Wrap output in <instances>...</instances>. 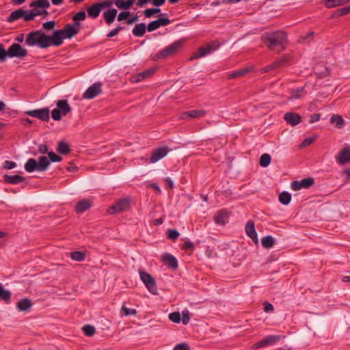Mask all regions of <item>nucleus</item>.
I'll return each instance as SVG.
<instances>
[{
  "mask_svg": "<svg viewBox=\"0 0 350 350\" xmlns=\"http://www.w3.org/2000/svg\"><path fill=\"white\" fill-rule=\"evenodd\" d=\"M80 23L75 25L66 24L62 29L55 30L51 36L45 34L42 31H36L29 33L26 38L25 42L28 46L37 45L41 49H46L51 46H58L63 43L64 39H70L79 31Z\"/></svg>",
  "mask_w": 350,
  "mask_h": 350,
  "instance_id": "1",
  "label": "nucleus"
},
{
  "mask_svg": "<svg viewBox=\"0 0 350 350\" xmlns=\"http://www.w3.org/2000/svg\"><path fill=\"white\" fill-rule=\"evenodd\" d=\"M286 36L282 31L266 33L261 37L262 41L271 49H273L275 46L282 45L286 41Z\"/></svg>",
  "mask_w": 350,
  "mask_h": 350,
  "instance_id": "2",
  "label": "nucleus"
},
{
  "mask_svg": "<svg viewBox=\"0 0 350 350\" xmlns=\"http://www.w3.org/2000/svg\"><path fill=\"white\" fill-rule=\"evenodd\" d=\"M51 162L48 158L45 156H41L39 157L38 161L31 158L28 159L25 165V170L27 172H32L35 170L38 172H44L47 170Z\"/></svg>",
  "mask_w": 350,
  "mask_h": 350,
  "instance_id": "3",
  "label": "nucleus"
},
{
  "mask_svg": "<svg viewBox=\"0 0 350 350\" xmlns=\"http://www.w3.org/2000/svg\"><path fill=\"white\" fill-rule=\"evenodd\" d=\"M183 46V42L180 40L173 42L169 46H166L162 51H159L154 56L152 59L153 61H157L161 59H165L170 56L174 55L178 53L179 49Z\"/></svg>",
  "mask_w": 350,
  "mask_h": 350,
  "instance_id": "4",
  "label": "nucleus"
},
{
  "mask_svg": "<svg viewBox=\"0 0 350 350\" xmlns=\"http://www.w3.org/2000/svg\"><path fill=\"white\" fill-rule=\"evenodd\" d=\"M57 108L51 112V117L54 120L59 121L62 116H66L71 111L67 100H59L57 103Z\"/></svg>",
  "mask_w": 350,
  "mask_h": 350,
  "instance_id": "5",
  "label": "nucleus"
},
{
  "mask_svg": "<svg viewBox=\"0 0 350 350\" xmlns=\"http://www.w3.org/2000/svg\"><path fill=\"white\" fill-rule=\"evenodd\" d=\"M139 273L141 280L145 284L148 290L154 295L157 294V288L153 277L148 273H146L141 269L139 270Z\"/></svg>",
  "mask_w": 350,
  "mask_h": 350,
  "instance_id": "6",
  "label": "nucleus"
},
{
  "mask_svg": "<svg viewBox=\"0 0 350 350\" xmlns=\"http://www.w3.org/2000/svg\"><path fill=\"white\" fill-rule=\"evenodd\" d=\"M130 205L131 199L129 198H122L109 208V212L111 215L122 213L129 210Z\"/></svg>",
  "mask_w": 350,
  "mask_h": 350,
  "instance_id": "7",
  "label": "nucleus"
},
{
  "mask_svg": "<svg viewBox=\"0 0 350 350\" xmlns=\"http://www.w3.org/2000/svg\"><path fill=\"white\" fill-rule=\"evenodd\" d=\"M281 339L280 335H269L253 345L255 349L276 344Z\"/></svg>",
  "mask_w": 350,
  "mask_h": 350,
  "instance_id": "8",
  "label": "nucleus"
},
{
  "mask_svg": "<svg viewBox=\"0 0 350 350\" xmlns=\"http://www.w3.org/2000/svg\"><path fill=\"white\" fill-rule=\"evenodd\" d=\"M27 55V51L19 44L14 43L8 50V56L10 57L23 58Z\"/></svg>",
  "mask_w": 350,
  "mask_h": 350,
  "instance_id": "9",
  "label": "nucleus"
},
{
  "mask_svg": "<svg viewBox=\"0 0 350 350\" xmlns=\"http://www.w3.org/2000/svg\"><path fill=\"white\" fill-rule=\"evenodd\" d=\"M102 92V83L96 82L88 88L83 97L85 99H92Z\"/></svg>",
  "mask_w": 350,
  "mask_h": 350,
  "instance_id": "10",
  "label": "nucleus"
},
{
  "mask_svg": "<svg viewBox=\"0 0 350 350\" xmlns=\"http://www.w3.org/2000/svg\"><path fill=\"white\" fill-rule=\"evenodd\" d=\"M25 113L29 116L37 118L43 121H49L50 119L49 108L29 110L25 111Z\"/></svg>",
  "mask_w": 350,
  "mask_h": 350,
  "instance_id": "11",
  "label": "nucleus"
},
{
  "mask_svg": "<svg viewBox=\"0 0 350 350\" xmlns=\"http://www.w3.org/2000/svg\"><path fill=\"white\" fill-rule=\"evenodd\" d=\"M218 44L216 43H212L207 44L206 46H202L198 49V53H195L193 56L190 58V60L205 56L206 55H208L213 51L216 50Z\"/></svg>",
  "mask_w": 350,
  "mask_h": 350,
  "instance_id": "12",
  "label": "nucleus"
},
{
  "mask_svg": "<svg viewBox=\"0 0 350 350\" xmlns=\"http://www.w3.org/2000/svg\"><path fill=\"white\" fill-rule=\"evenodd\" d=\"M169 152V148L167 147H161L158 148L155 150L153 151L152 154L150 157L151 163H156L160 159H163Z\"/></svg>",
  "mask_w": 350,
  "mask_h": 350,
  "instance_id": "13",
  "label": "nucleus"
},
{
  "mask_svg": "<svg viewBox=\"0 0 350 350\" xmlns=\"http://www.w3.org/2000/svg\"><path fill=\"white\" fill-rule=\"evenodd\" d=\"M170 23V21L167 18H159L157 20L150 22L147 26V29L148 31H152L157 29L161 26H165Z\"/></svg>",
  "mask_w": 350,
  "mask_h": 350,
  "instance_id": "14",
  "label": "nucleus"
},
{
  "mask_svg": "<svg viewBox=\"0 0 350 350\" xmlns=\"http://www.w3.org/2000/svg\"><path fill=\"white\" fill-rule=\"evenodd\" d=\"M247 235L255 243H258V235L255 230L254 222L248 221L245 226Z\"/></svg>",
  "mask_w": 350,
  "mask_h": 350,
  "instance_id": "15",
  "label": "nucleus"
},
{
  "mask_svg": "<svg viewBox=\"0 0 350 350\" xmlns=\"http://www.w3.org/2000/svg\"><path fill=\"white\" fill-rule=\"evenodd\" d=\"M284 119L291 126H296L301 121V117L295 112H287L284 116Z\"/></svg>",
  "mask_w": 350,
  "mask_h": 350,
  "instance_id": "16",
  "label": "nucleus"
},
{
  "mask_svg": "<svg viewBox=\"0 0 350 350\" xmlns=\"http://www.w3.org/2000/svg\"><path fill=\"white\" fill-rule=\"evenodd\" d=\"M155 72L154 68L148 69L142 72L138 73L134 76H133L131 79V81L133 83L139 82L146 78L152 75Z\"/></svg>",
  "mask_w": 350,
  "mask_h": 350,
  "instance_id": "17",
  "label": "nucleus"
},
{
  "mask_svg": "<svg viewBox=\"0 0 350 350\" xmlns=\"http://www.w3.org/2000/svg\"><path fill=\"white\" fill-rule=\"evenodd\" d=\"M337 161L341 164H345L350 162V148H343L336 158Z\"/></svg>",
  "mask_w": 350,
  "mask_h": 350,
  "instance_id": "18",
  "label": "nucleus"
},
{
  "mask_svg": "<svg viewBox=\"0 0 350 350\" xmlns=\"http://www.w3.org/2000/svg\"><path fill=\"white\" fill-rule=\"evenodd\" d=\"M92 206V201L88 199H83L79 201L75 206V211L81 213L88 210Z\"/></svg>",
  "mask_w": 350,
  "mask_h": 350,
  "instance_id": "19",
  "label": "nucleus"
},
{
  "mask_svg": "<svg viewBox=\"0 0 350 350\" xmlns=\"http://www.w3.org/2000/svg\"><path fill=\"white\" fill-rule=\"evenodd\" d=\"M31 301L27 298H23L19 300L16 304V308L20 312L28 311L32 306Z\"/></svg>",
  "mask_w": 350,
  "mask_h": 350,
  "instance_id": "20",
  "label": "nucleus"
},
{
  "mask_svg": "<svg viewBox=\"0 0 350 350\" xmlns=\"http://www.w3.org/2000/svg\"><path fill=\"white\" fill-rule=\"evenodd\" d=\"M228 212L225 210H221L215 217V221L219 225H224L228 221Z\"/></svg>",
  "mask_w": 350,
  "mask_h": 350,
  "instance_id": "21",
  "label": "nucleus"
},
{
  "mask_svg": "<svg viewBox=\"0 0 350 350\" xmlns=\"http://www.w3.org/2000/svg\"><path fill=\"white\" fill-rule=\"evenodd\" d=\"M25 178L20 175H7L4 176V180L10 184H18L25 181Z\"/></svg>",
  "mask_w": 350,
  "mask_h": 350,
  "instance_id": "22",
  "label": "nucleus"
},
{
  "mask_svg": "<svg viewBox=\"0 0 350 350\" xmlns=\"http://www.w3.org/2000/svg\"><path fill=\"white\" fill-rule=\"evenodd\" d=\"M117 14V10L116 9H110L103 12V18L107 24L112 23Z\"/></svg>",
  "mask_w": 350,
  "mask_h": 350,
  "instance_id": "23",
  "label": "nucleus"
},
{
  "mask_svg": "<svg viewBox=\"0 0 350 350\" xmlns=\"http://www.w3.org/2000/svg\"><path fill=\"white\" fill-rule=\"evenodd\" d=\"M50 2L49 0H35L31 2L29 6L35 8H42L47 10L50 7Z\"/></svg>",
  "mask_w": 350,
  "mask_h": 350,
  "instance_id": "24",
  "label": "nucleus"
},
{
  "mask_svg": "<svg viewBox=\"0 0 350 350\" xmlns=\"http://www.w3.org/2000/svg\"><path fill=\"white\" fill-rule=\"evenodd\" d=\"M305 94L304 89L299 88L293 89L290 92V96L288 97V100L299 99Z\"/></svg>",
  "mask_w": 350,
  "mask_h": 350,
  "instance_id": "25",
  "label": "nucleus"
},
{
  "mask_svg": "<svg viewBox=\"0 0 350 350\" xmlns=\"http://www.w3.org/2000/svg\"><path fill=\"white\" fill-rule=\"evenodd\" d=\"M206 113V111L204 110H192L189 111L185 113H184L182 115V118H185L187 117L188 118H197V117H201L204 116Z\"/></svg>",
  "mask_w": 350,
  "mask_h": 350,
  "instance_id": "26",
  "label": "nucleus"
},
{
  "mask_svg": "<svg viewBox=\"0 0 350 350\" xmlns=\"http://www.w3.org/2000/svg\"><path fill=\"white\" fill-rule=\"evenodd\" d=\"M100 11L101 9L98 3L93 4L87 10L88 15L94 18L99 16Z\"/></svg>",
  "mask_w": 350,
  "mask_h": 350,
  "instance_id": "27",
  "label": "nucleus"
},
{
  "mask_svg": "<svg viewBox=\"0 0 350 350\" xmlns=\"http://www.w3.org/2000/svg\"><path fill=\"white\" fill-rule=\"evenodd\" d=\"M146 32V25L144 23H139L135 26L133 29V33L137 37H142Z\"/></svg>",
  "mask_w": 350,
  "mask_h": 350,
  "instance_id": "28",
  "label": "nucleus"
},
{
  "mask_svg": "<svg viewBox=\"0 0 350 350\" xmlns=\"http://www.w3.org/2000/svg\"><path fill=\"white\" fill-rule=\"evenodd\" d=\"M23 14H24V10H23V9H18V10H14L12 12H11V14H10V16L8 18V21L12 23V22L15 21L16 20L22 18Z\"/></svg>",
  "mask_w": 350,
  "mask_h": 350,
  "instance_id": "29",
  "label": "nucleus"
},
{
  "mask_svg": "<svg viewBox=\"0 0 350 350\" xmlns=\"http://www.w3.org/2000/svg\"><path fill=\"white\" fill-rule=\"evenodd\" d=\"M261 243L264 247L271 248L275 243V239L271 236H266L262 239Z\"/></svg>",
  "mask_w": 350,
  "mask_h": 350,
  "instance_id": "30",
  "label": "nucleus"
},
{
  "mask_svg": "<svg viewBox=\"0 0 350 350\" xmlns=\"http://www.w3.org/2000/svg\"><path fill=\"white\" fill-rule=\"evenodd\" d=\"M86 253L84 252L76 251L70 253V258L75 261H83L85 260Z\"/></svg>",
  "mask_w": 350,
  "mask_h": 350,
  "instance_id": "31",
  "label": "nucleus"
},
{
  "mask_svg": "<svg viewBox=\"0 0 350 350\" xmlns=\"http://www.w3.org/2000/svg\"><path fill=\"white\" fill-rule=\"evenodd\" d=\"M349 0H327L325 3L327 8H334L347 3Z\"/></svg>",
  "mask_w": 350,
  "mask_h": 350,
  "instance_id": "32",
  "label": "nucleus"
},
{
  "mask_svg": "<svg viewBox=\"0 0 350 350\" xmlns=\"http://www.w3.org/2000/svg\"><path fill=\"white\" fill-rule=\"evenodd\" d=\"M330 122L336 123V126L340 129L343 126L345 121L341 116L333 115L330 119Z\"/></svg>",
  "mask_w": 350,
  "mask_h": 350,
  "instance_id": "33",
  "label": "nucleus"
},
{
  "mask_svg": "<svg viewBox=\"0 0 350 350\" xmlns=\"http://www.w3.org/2000/svg\"><path fill=\"white\" fill-rule=\"evenodd\" d=\"M279 200L282 204L287 205L291 200V196L289 193L283 191L279 196Z\"/></svg>",
  "mask_w": 350,
  "mask_h": 350,
  "instance_id": "34",
  "label": "nucleus"
},
{
  "mask_svg": "<svg viewBox=\"0 0 350 350\" xmlns=\"http://www.w3.org/2000/svg\"><path fill=\"white\" fill-rule=\"evenodd\" d=\"M271 160V156L267 153H265L261 155L259 164L261 167H266L270 164Z\"/></svg>",
  "mask_w": 350,
  "mask_h": 350,
  "instance_id": "35",
  "label": "nucleus"
},
{
  "mask_svg": "<svg viewBox=\"0 0 350 350\" xmlns=\"http://www.w3.org/2000/svg\"><path fill=\"white\" fill-rule=\"evenodd\" d=\"M11 293L3 288V284L0 283V298L5 301L10 300Z\"/></svg>",
  "mask_w": 350,
  "mask_h": 350,
  "instance_id": "36",
  "label": "nucleus"
},
{
  "mask_svg": "<svg viewBox=\"0 0 350 350\" xmlns=\"http://www.w3.org/2000/svg\"><path fill=\"white\" fill-rule=\"evenodd\" d=\"M249 72H250V70L248 68H244V69H241L239 70H237V71L231 73L230 75H229L228 78L229 79H233V78L242 77V76H244L245 75H246L247 73H248Z\"/></svg>",
  "mask_w": 350,
  "mask_h": 350,
  "instance_id": "37",
  "label": "nucleus"
},
{
  "mask_svg": "<svg viewBox=\"0 0 350 350\" xmlns=\"http://www.w3.org/2000/svg\"><path fill=\"white\" fill-rule=\"evenodd\" d=\"M115 4L118 8L123 10L129 9L132 6L131 2L127 1V0L126 1L123 0H115Z\"/></svg>",
  "mask_w": 350,
  "mask_h": 350,
  "instance_id": "38",
  "label": "nucleus"
},
{
  "mask_svg": "<svg viewBox=\"0 0 350 350\" xmlns=\"http://www.w3.org/2000/svg\"><path fill=\"white\" fill-rule=\"evenodd\" d=\"M82 329H83L85 335H86L88 336H92L95 334V332H96V329H95L94 326L91 325H84Z\"/></svg>",
  "mask_w": 350,
  "mask_h": 350,
  "instance_id": "39",
  "label": "nucleus"
},
{
  "mask_svg": "<svg viewBox=\"0 0 350 350\" xmlns=\"http://www.w3.org/2000/svg\"><path fill=\"white\" fill-rule=\"evenodd\" d=\"M57 150L60 153L66 154L69 153L70 148H69V146L66 143L61 142L58 144Z\"/></svg>",
  "mask_w": 350,
  "mask_h": 350,
  "instance_id": "40",
  "label": "nucleus"
},
{
  "mask_svg": "<svg viewBox=\"0 0 350 350\" xmlns=\"http://www.w3.org/2000/svg\"><path fill=\"white\" fill-rule=\"evenodd\" d=\"M122 312H123L124 316H135L137 314L135 309L129 308L125 305L122 306Z\"/></svg>",
  "mask_w": 350,
  "mask_h": 350,
  "instance_id": "41",
  "label": "nucleus"
},
{
  "mask_svg": "<svg viewBox=\"0 0 350 350\" xmlns=\"http://www.w3.org/2000/svg\"><path fill=\"white\" fill-rule=\"evenodd\" d=\"M161 260L164 262H177L176 258L170 254H164L161 257Z\"/></svg>",
  "mask_w": 350,
  "mask_h": 350,
  "instance_id": "42",
  "label": "nucleus"
},
{
  "mask_svg": "<svg viewBox=\"0 0 350 350\" xmlns=\"http://www.w3.org/2000/svg\"><path fill=\"white\" fill-rule=\"evenodd\" d=\"M317 139V136H313L312 137L306 138L303 142L299 145V148H304L312 143H313Z\"/></svg>",
  "mask_w": 350,
  "mask_h": 350,
  "instance_id": "43",
  "label": "nucleus"
},
{
  "mask_svg": "<svg viewBox=\"0 0 350 350\" xmlns=\"http://www.w3.org/2000/svg\"><path fill=\"white\" fill-rule=\"evenodd\" d=\"M32 13L33 14L34 18L36 16H47L49 14V12L46 10L42 9V8H35L33 9Z\"/></svg>",
  "mask_w": 350,
  "mask_h": 350,
  "instance_id": "44",
  "label": "nucleus"
},
{
  "mask_svg": "<svg viewBox=\"0 0 350 350\" xmlns=\"http://www.w3.org/2000/svg\"><path fill=\"white\" fill-rule=\"evenodd\" d=\"M169 319L174 323H178L181 321L180 314L178 312H174L169 314Z\"/></svg>",
  "mask_w": 350,
  "mask_h": 350,
  "instance_id": "45",
  "label": "nucleus"
},
{
  "mask_svg": "<svg viewBox=\"0 0 350 350\" xmlns=\"http://www.w3.org/2000/svg\"><path fill=\"white\" fill-rule=\"evenodd\" d=\"M349 13H350V5L336 10L334 14V16L338 17Z\"/></svg>",
  "mask_w": 350,
  "mask_h": 350,
  "instance_id": "46",
  "label": "nucleus"
},
{
  "mask_svg": "<svg viewBox=\"0 0 350 350\" xmlns=\"http://www.w3.org/2000/svg\"><path fill=\"white\" fill-rule=\"evenodd\" d=\"M314 181L312 178H304L301 180V186L303 188H309L313 185Z\"/></svg>",
  "mask_w": 350,
  "mask_h": 350,
  "instance_id": "47",
  "label": "nucleus"
},
{
  "mask_svg": "<svg viewBox=\"0 0 350 350\" xmlns=\"http://www.w3.org/2000/svg\"><path fill=\"white\" fill-rule=\"evenodd\" d=\"M179 235H180V234L176 230L170 229L167 231V237H168V239H170L172 241L176 240L178 239V237H179Z\"/></svg>",
  "mask_w": 350,
  "mask_h": 350,
  "instance_id": "48",
  "label": "nucleus"
},
{
  "mask_svg": "<svg viewBox=\"0 0 350 350\" xmlns=\"http://www.w3.org/2000/svg\"><path fill=\"white\" fill-rule=\"evenodd\" d=\"M161 12L159 8H148L144 10V14L147 18H150L153 16L154 14L159 13Z\"/></svg>",
  "mask_w": 350,
  "mask_h": 350,
  "instance_id": "49",
  "label": "nucleus"
},
{
  "mask_svg": "<svg viewBox=\"0 0 350 350\" xmlns=\"http://www.w3.org/2000/svg\"><path fill=\"white\" fill-rule=\"evenodd\" d=\"M86 18V14L84 11H80L77 12L73 17L72 20L78 22L79 21H83Z\"/></svg>",
  "mask_w": 350,
  "mask_h": 350,
  "instance_id": "50",
  "label": "nucleus"
},
{
  "mask_svg": "<svg viewBox=\"0 0 350 350\" xmlns=\"http://www.w3.org/2000/svg\"><path fill=\"white\" fill-rule=\"evenodd\" d=\"M113 3H115V1L113 0H105L100 3H98L101 10L103 8H110Z\"/></svg>",
  "mask_w": 350,
  "mask_h": 350,
  "instance_id": "51",
  "label": "nucleus"
},
{
  "mask_svg": "<svg viewBox=\"0 0 350 350\" xmlns=\"http://www.w3.org/2000/svg\"><path fill=\"white\" fill-rule=\"evenodd\" d=\"M22 18L25 21H30L34 20V16L32 13V11H28L24 10V14H23Z\"/></svg>",
  "mask_w": 350,
  "mask_h": 350,
  "instance_id": "52",
  "label": "nucleus"
},
{
  "mask_svg": "<svg viewBox=\"0 0 350 350\" xmlns=\"http://www.w3.org/2000/svg\"><path fill=\"white\" fill-rule=\"evenodd\" d=\"M182 322L183 324L186 325L189 323L190 320L189 312L187 310H185L182 312Z\"/></svg>",
  "mask_w": 350,
  "mask_h": 350,
  "instance_id": "53",
  "label": "nucleus"
},
{
  "mask_svg": "<svg viewBox=\"0 0 350 350\" xmlns=\"http://www.w3.org/2000/svg\"><path fill=\"white\" fill-rule=\"evenodd\" d=\"M48 155H49V161L50 162L51 161H53V162H58V161H62V157L59 156V155H57L55 154L54 152H49L48 153Z\"/></svg>",
  "mask_w": 350,
  "mask_h": 350,
  "instance_id": "54",
  "label": "nucleus"
},
{
  "mask_svg": "<svg viewBox=\"0 0 350 350\" xmlns=\"http://www.w3.org/2000/svg\"><path fill=\"white\" fill-rule=\"evenodd\" d=\"M55 26V22L54 21L46 22V23H43V25H42L43 29L46 31L52 30L53 29H54Z\"/></svg>",
  "mask_w": 350,
  "mask_h": 350,
  "instance_id": "55",
  "label": "nucleus"
},
{
  "mask_svg": "<svg viewBox=\"0 0 350 350\" xmlns=\"http://www.w3.org/2000/svg\"><path fill=\"white\" fill-rule=\"evenodd\" d=\"M174 350H189V347L185 342L179 343L174 347Z\"/></svg>",
  "mask_w": 350,
  "mask_h": 350,
  "instance_id": "56",
  "label": "nucleus"
},
{
  "mask_svg": "<svg viewBox=\"0 0 350 350\" xmlns=\"http://www.w3.org/2000/svg\"><path fill=\"white\" fill-rule=\"evenodd\" d=\"M194 247H195L194 244L192 242H191L189 241H186L184 243V244L182 247V249L189 250L192 251V250H193Z\"/></svg>",
  "mask_w": 350,
  "mask_h": 350,
  "instance_id": "57",
  "label": "nucleus"
},
{
  "mask_svg": "<svg viewBox=\"0 0 350 350\" xmlns=\"http://www.w3.org/2000/svg\"><path fill=\"white\" fill-rule=\"evenodd\" d=\"M6 56H8V51H5L4 49L3 45L0 44V60H5Z\"/></svg>",
  "mask_w": 350,
  "mask_h": 350,
  "instance_id": "58",
  "label": "nucleus"
},
{
  "mask_svg": "<svg viewBox=\"0 0 350 350\" xmlns=\"http://www.w3.org/2000/svg\"><path fill=\"white\" fill-rule=\"evenodd\" d=\"M16 165V163L11 161H5L3 164V167L5 169L11 170L15 167Z\"/></svg>",
  "mask_w": 350,
  "mask_h": 350,
  "instance_id": "59",
  "label": "nucleus"
},
{
  "mask_svg": "<svg viewBox=\"0 0 350 350\" xmlns=\"http://www.w3.org/2000/svg\"><path fill=\"white\" fill-rule=\"evenodd\" d=\"M291 188L294 191H298L300 189L303 188L302 186H301V181H293L291 183Z\"/></svg>",
  "mask_w": 350,
  "mask_h": 350,
  "instance_id": "60",
  "label": "nucleus"
},
{
  "mask_svg": "<svg viewBox=\"0 0 350 350\" xmlns=\"http://www.w3.org/2000/svg\"><path fill=\"white\" fill-rule=\"evenodd\" d=\"M129 16H130L129 12H122L118 16V20L119 21H123V20L127 18Z\"/></svg>",
  "mask_w": 350,
  "mask_h": 350,
  "instance_id": "61",
  "label": "nucleus"
},
{
  "mask_svg": "<svg viewBox=\"0 0 350 350\" xmlns=\"http://www.w3.org/2000/svg\"><path fill=\"white\" fill-rule=\"evenodd\" d=\"M264 306H265L264 310L266 312H271L273 311V310H274L273 306L269 302H265L264 304Z\"/></svg>",
  "mask_w": 350,
  "mask_h": 350,
  "instance_id": "62",
  "label": "nucleus"
},
{
  "mask_svg": "<svg viewBox=\"0 0 350 350\" xmlns=\"http://www.w3.org/2000/svg\"><path fill=\"white\" fill-rule=\"evenodd\" d=\"M122 29V27H118L113 30H111L108 34H107V37L108 38H112L113 36H115L116 35H117L118 33V32Z\"/></svg>",
  "mask_w": 350,
  "mask_h": 350,
  "instance_id": "63",
  "label": "nucleus"
},
{
  "mask_svg": "<svg viewBox=\"0 0 350 350\" xmlns=\"http://www.w3.org/2000/svg\"><path fill=\"white\" fill-rule=\"evenodd\" d=\"M320 118H321L320 113L312 114L310 116V123H314L316 122H318L320 120Z\"/></svg>",
  "mask_w": 350,
  "mask_h": 350,
  "instance_id": "64",
  "label": "nucleus"
}]
</instances>
